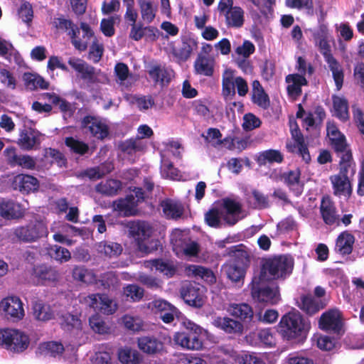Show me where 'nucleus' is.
I'll return each mask as SVG.
<instances>
[{
  "mask_svg": "<svg viewBox=\"0 0 364 364\" xmlns=\"http://www.w3.org/2000/svg\"><path fill=\"white\" fill-rule=\"evenodd\" d=\"M144 200V193L139 188H135L133 193L125 198L119 199L114 203V210L119 215H132L136 213V206Z\"/></svg>",
  "mask_w": 364,
  "mask_h": 364,
  "instance_id": "ddd939ff",
  "label": "nucleus"
},
{
  "mask_svg": "<svg viewBox=\"0 0 364 364\" xmlns=\"http://www.w3.org/2000/svg\"><path fill=\"white\" fill-rule=\"evenodd\" d=\"M252 100L255 104L263 108L267 107L269 105L268 95L257 80L252 83Z\"/></svg>",
  "mask_w": 364,
  "mask_h": 364,
  "instance_id": "864d4df0",
  "label": "nucleus"
},
{
  "mask_svg": "<svg viewBox=\"0 0 364 364\" xmlns=\"http://www.w3.org/2000/svg\"><path fill=\"white\" fill-rule=\"evenodd\" d=\"M25 87L30 90L38 88L47 89L48 83L40 75L36 73H25L22 77Z\"/></svg>",
  "mask_w": 364,
  "mask_h": 364,
  "instance_id": "8fccbe9b",
  "label": "nucleus"
},
{
  "mask_svg": "<svg viewBox=\"0 0 364 364\" xmlns=\"http://www.w3.org/2000/svg\"><path fill=\"white\" fill-rule=\"evenodd\" d=\"M214 326L227 333H240L242 331V324L229 317H215L213 321Z\"/></svg>",
  "mask_w": 364,
  "mask_h": 364,
  "instance_id": "2f4dec72",
  "label": "nucleus"
},
{
  "mask_svg": "<svg viewBox=\"0 0 364 364\" xmlns=\"http://www.w3.org/2000/svg\"><path fill=\"white\" fill-rule=\"evenodd\" d=\"M122 183L118 180L109 179L102 181L96 186V191L100 193L112 196L121 188Z\"/></svg>",
  "mask_w": 364,
  "mask_h": 364,
  "instance_id": "4d7b16f0",
  "label": "nucleus"
},
{
  "mask_svg": "<svg viewBox=\"0 0 364 364\" xmlns=\"http://www.w3.org/2000/svg\"><path fill=\"white\" fill-rule=\"evenodd\" d=\"M225 19L228 26L235 28L241 27L245 21L244 11L239 6H234L226 11Z\"/></svg>",
  "mask_w": 364,
  "mask_h": 364,
  "instance_id": "09e8293b",
  "label": "nucleus"
},
{
  "mask_svg": "<svg viewBox=\"0 0 364 364\" xmlns=\"http://www.w3.org/2000/svg\"><path fill=\"white\" fill-rule=\"evenodd\" d=\"M287 91L292 97H296L301 93V87L307 84L306 79L299 74H290L286 77Z\"/></svg>",
  "mask_w": 364,
  "mask_h": 364,
  "instance_id": "c9c22d12",
  "label": "nucleus"
},
{
  "mask_svg": "<svg viewBox=\"0 0 364 364\" xmlns=\"http://www.w3.org/2000/svg\"><path fill=\"white\" fill-rule=\"evenodd\" d=\"M113 168V164L107 162L102 164L100 166L87 169L85 174L91 180H97L110 173Z\"/></svg>",
  "mask_w": 364,
  "mask_h": 364,
  "instance_id": "052dcab7",
  "label": "nucleus"
},
{
  "mask_svg": "<svg viewBox=\"0 0 364 364\" xmlns=\"http://www.w3.org/2000/svg\"><path fill=\"white\" fill-rule=\"evenodd\" d=\"M129 234L134 238L137 250L141 254H148L159 246V241L148 240L151 233V228L144 221H133L129 225Z\"/></svg>",
  "mask_w": 364,
  "mask_h": 364,
  "instance_id": "423d86ee",
  "label": "nucleus"
},
{
  "mask_svg": "<svg viewBox=\"0 0 364 364\" xmlns=\"http://www.w3.org/2000/svg\"><path fill=\"white\" fill-rule=\"evenodd\" d=\"M142 20L147 23H151L157 12V7L151 0H138Z\"/></svg>",
  "mask_w": 364,
  "mask_h": 364,
  "instance_id": "a18cd8bd",
  "label": "nucleus"
},
{
  "mask_svg": "<svg viewBox=\"0 0 364 364\" xmlns=\"http://www.w3.org/2000/svg\"><path fill=\"white\" fill-rule=\"evenodd\" d=\"M327 139L335 151L341 154V161L349 162L351 160V152L348 149L345 135L341 132L336 124L328 121L326 124Z\"/></svg>",
  "mask_w": 364,
  "mask_h": 364,
  "instance_id": "6e6552de",
  "label": "nucleus"
},
{
  "mask_svg": "<svg viewBox=\"0 0 364 364\" xmlns=\"http://www.w3.org/2000/svg\"><path fill=\"white\" fill-rule=\"evenodd\" d=\"M138 346L144 353L152 354L161 350L163 344L154 337L144 336L139 338Z\"/></svg>",
  "mask_w": 364,
  "mask_h": 364,
  "instance_id": "de8ad7c7",
  "label": "nucleus"
},
{
  "mask_svg": "<svg viewBox=\"0 0 364 364\" xmlns=\"http://www.w3.org/2000/svg\"><path fill=\"white\" fill-rule=\"evenodd\" d=\"M82 126L87 128L90 133L97 139H104L108 135L109 128L105 119L94 117H85Z\"/></svg>",
  "mask_w": 364,
  "mask_h": 364,
  "instance_id": "412c9836",
  "label": "nucleus"
},
{
  "mask_svg": "<svg viewBox=\"0 0 364 364\" xmlns=\"http://www.w3.org/2000/svg\"><path fill=\"white\" fill-rule=\"evenodd\" d=\"M309 31L312 33L315 45L319 48L321 53L323 55L329 53L331 51L329 44L331 36L327 26L321 23L316 29H309Z\"/></svg>",
  "mask_w": 364,
  "mask_h": 364,
  "instance_id": "b1692460",
  "label": "nucleus"
},
{
  "mask_svg": "<svg viewBox=\"0 0 364 364\" xmlns=\"http://www.w3.org/2000/svg\"><path fill=\"white\" fill-rule=\"evenodd\" d=\"M48 251L51 257L60 262H65L71 257L70 252L67 249L58 245L51 246Z\"/></svg>",
  "mask_w": 364,
  "mask_h": 364,
  "instance_id": "338daca9",
  "label": "nucleus"
},
{
  "mask_svg": "<svg viewBox=\"0 0 364 364\" xmlns=\"http://www.w3.org/2000/svg\"><path fill=\"white\" fill-rule=\"evenodd\" d=\"M117 356L122 364H139L142 360L140 353L129 346L119 347L117 350Z\"/></svg>",
  "mask_w": 364,
  "mask_h": 364,
  "instance_id": "f704fd0d",
  "label": "nucleus"
},
{
  "mask_svg": "<svg viewBox=\"0 0 364 364\" xmlns=\"http://www.w3.org/2000/svg\"><path fill=\"white\" fill-rule=\"evenodd\" d=\"M215 356L225 364L235 363L239 364V358L241 352L234 350L231 346H221L217 347L213 351Z\"/></svg>",
  "mask_w": 364,
  "mask_h": 364,
  "instance_id": "473e14b6",
  "label": "nucleus"
},
{
  "mask_svg": "<svg viewBox=\"0 0 364 364\" xmlns=\"http://www.w3.org/2000/svg\"><path fill=\"white\" fill-rule=\"evenodd\" d=\"M235 77L231 70H226L223 77V95L225 99H230L235 95Z\"/></svg>",
  "mask_w": 364,
  "mask_h": 364,
  "instance_id": "5fc2aeb1",
  "label": "nucleus"
},
{
  "mask_svg": "<svg viewBox=\"0 0 364 364\" xmlns=\"http://www.w3.org/2000/svg\"><path fill=\"white\" fill-rule=\"evenodd\" d=\"M150 77L156 82L164 85L170 82L173 72L161 65H154L149 70Z\"/></svg>",
  "mask_w": 364,
  "mask_h": 364,
  "instance_id": "a19ab883",
  "label": "nucleus"
},
{
  "mask_svg": "<svg viewBox=\"0 0 364 364\" xmlns=\"http://www.w3.org/2000/svg\"><path fill=\"white\" fill-rule=\"evenodd\" d=\"M294 259L289 255H279L263 260L259 277L262 279H279L289 277L293 270Z\"/></svg>",
  "mask_w": 364,
  "mask_h": 364,
  "instance_id": "20e7f679",
  "label": "nucleus"
},
{
  "mask_svg": "<svg viewBox=\"0 0 364 364\" xmlns=\"http://www.w3.org/2000/svg\"><path fill=\"white\" fill-rule=\"evenodd\" d=\"M85 299V302L95 311L105 314H112L117 308L116 302L106 294H91Z\"/></svg>",
  "mask_w": 364,
  "mask_h": 364,
  "instance_id": "a211bd4d",
  "label": "nucleus"
},
{
  "mask_svg": "<svg viewBox=\"0 0 364 364\" xmlns=\"http://www.w3.org/2000/svg\"><path fill=\"white\" fill-rule=\"evenodd\" d=\"M0 310L6 316L15 321L21 320L25 316L23 304L18 296H7L0 302Z\"/></svg>",
  "mask_w": 364,
  "mask_h": 364,
  "instance_id": "f3484780",
  "label": "nucleus"
},
{
  "mask_svg": "<svg viewBox=\"0 0 364 364\" xmlns=\"http://www.w3.org/2000/svg\"><path fill=\"white\" fill-rule=\"evenodd\" d=\"M224 270L228 277L232 282H239L244 277L245 273V268L235 262H230L225 265Z\"/></svg>",
  "mask_w": 364,
  "mask_h": 364,
  "instance_id": "bf43d9fd",
  "label": "nucleus"
},
{
  "mask_svg": "<svg viewBox=\"0 0 364 364\" xmlns=\"http://www.w3.org/2000/svg\"><path fill=\"white\" fill-rule=\"evenodd\" d=\"M14 187L22 193H28L38 188V181L33 176L21 174L14 178Z\"/></svg>",
  "mask_w": 364,
  "mask_h": 364,
  "instance_id": "7c9ffc66",
  "label": "nucleus"
},
{
  "mask_svg": "<svg viewBox=\"0 0 364 364\" xmlns=\"http://www.w3.org/2000/svg\"><path fill=\"white\" fill-rule=\"evenodd\" d=\"M246 340L251 346L263 345L267 347H273L276 345L275 335L270 328H264L252 332L246 336Z\"/></svg>",
  "mask_w": 364,
  "mask_h": 364,
  "instance_id": "4be33fe9",
  "label": "nucleus"
},
{
  "mask_svg": "<svg viewBox=\"0 0 364 364\" xmlns=\"http://www.w3.org/2000/svg\"><path fill=\"white\" fill-rule=\"evenodd\" d=\"M354 242V236L347 231H344L338 235L336 240L335 251L342 255H349L353 250Z\"/></svg>",
  "mask_w": 364,
  "mask_h": 364,
  "instance_id": "4c0bfd02",
  "label": "nucleus"
},
{
  "mask_svg": "<svg viewBox=\"0 0 364 364\" xmlns=\"http://www.w3.org/2000/svg\"><path fill=\"white\" fill-rule=\"evenodd\" d=\"M171 149H175L176 153H173V158L180 159L183 151L181 144L173 140L163 142L160 147L161 167L160 173L163 178L171 180H180L181 178L180 171L173 166L170 161L169 154Z\"/></svg>",
  "mask_w": 364,
  "mask_h": 364,
  "instance_id": "39448f33",
  "label": "nucleus"
},
{
  "mask_svg": "<svg viewBox=\"0 0 364 364\" xmlns=\"http://www.w3.org/2000/svg\"><path fill=\"white\" fill-rule=\"evenodd\" d=\"M206 289L203 286L193 284H185L181 291V296L189 306L200 308L206 302Z\"/></svg>",
  "mask_w": 364,
  "mask_h": 364,
  "instance_id": "4468645a",
  "label": "nucleus"
},
{
  "mask_svg": "<svg viewBox=\"0 0 364 364\" xmlns=\"http://www.w3.org/2000/svg\"><path fill=\"white\" fill-rule=\"evenodd\" d=\"M312 341L322 350H331L336 346V341L331 337L316 333L314 335Z\"/></svg>",
  "mask_w": 364,
  "mask_h": 364,
  "instance_id": "e2e57ef3",
  "label": "nucleus"
},
{
  "mask_svg": "<svg viewBox=\"0 0 364 364\" xmlns=\"http://www.w3.org/2000/svg\"><path fill=\"white\" fill-rule=\"evenodd\" d=\"M261 277H254L252 282V295L254 299L259 303L275 304L280 299L278 287L267 285Z\"/></svg>",
  "mask_w": 364,
  "mask_h": 364,
  "instance_id": "0eeeda50",
  "label": "nucleus"
},
{
  "mask_svg": "<svg viewBox=\"0 0 364 364\" xmlns=\"http://www.w3.org/2000/svg\"><path fill=\"white\" fill-rule=\"evenodd\" d=\"M309 329L310 324L295 311L284 315L279 323V333L288 341H303Z\"/></svg>",
  "mask_w": 364,
  "mask_h": 364,
  "instance_id": "7ed1b4c3",
  "label": "nucleus"
},
{
  "mask_svg": "<svg viewBox=\"0 0 364 364\" xmlns=\"http://www.w3.org/2000/svg\"><path fill=\"white\" fill-rule=\"evenodd\" d=\"M48 229L42 221L31 223L25 226H20L13 230V234L20 241L26 242H35L39 238L48 235Z\"/></svg>",
  "mask_w": 364,
  "mask_h": 364,
  "instance_id": "1a4fd4ad",
  "label": "nucleus"
},
{
  "mask_svg": "<svg viewBox=\"0 0 364 364\" xmlns=\"http://www.w3.org/2000/svg\"><path fill=\"white\" fill-rule=\"evenodd\" d=\"M300 175L299 169L283 173L281 171H274L271 173L270 177L274 180L284 181L289 189L298 196L303 192V183L300 181Z\"/></svg>",
  "mask_w": 364,
  "mask_h": 364,
  "instance_id": "dca6fc26",
  "label": "nucleus"
},
{
  "mask_svg": "<svg viewBox=\"0 0 364 364\" xmlns=\"http://www.w3.org/2000/svg\"><path fill=\"white\" fill-rule=\"evenodd\" d=\"M318 326L323 331L340 333L343 326L341 311L336 309H333L324 312L320 317Z\"/></svg>",
  "mask_w": 364,
  "mask_h": 364,
  "instance_id": "2eb2a0df",
  "label": "nucleus"
},
{
  "mask_svg": "<svg viewBox=\"0 0 364 364\" xmlns=\"http://www.w3.org/2000/svg\"><path fill=\"white\" fill-rule=\"evenodd\" d=\"M119 21L120 17L118 15L102 19L100 24V29L103 34L108 37L112 36L114 34V25L116 23H119Z\"/></svg>",
  "mask_w": 364,
  "mask_h": 364,
  "instance_id": "774afa93",
  "label": "nucleus"
},
{
  "mask_svg": "<svg viewBox=\"0 0 364 364\" xmlns=\"http://www.w3.org/2000/svg\"><path fill=\"white\" fill-rule=\"evenodd\" d=\"M333 114L342 122H346L349 119L348 100L342 96L333 95Z\"/></svg>",
  "mask_w": 364,
  "mask_h": 364,
  "instance_id": "e433bc0d",
  "label": "nucleus"
},
{
  "mask_svg": "<svg viewBox=\"0 0 364 364\" xmlns=\"http://www.w3.org/2000/svg\"><path fill=\"white\" fill-rule=\"evenodd\" d=\"M117 82L123 87H128L134 81L133 75L129 73L128 66L123 63H118L114 67Z\"/></svg>",
  "mask_w": 364,
  "mask_h": 364,
  "instance_id": "ea45409f",
  "label": "nucleus"
},
{
  "mask_svg": "<svg viewBox=\"0 0 364 364\" xmlns=\"http://www.w3.org/2000/svg\"><path fill=\"white\" fill-rule=\"evenodd\" d=\"M138 138L126 141L122 145L124 151L132 154L133 151L142 150L144 145L141 141V139L149 138L152 136L153 131L146 124L140 125L137 129Z\"/></svg>",
  "mask_w": 364,
  "mask_h": 364,
  "instance_id": "5701e85b",
  "label": "nucleus"
},
{
  "mask_svg": "<svg viewBox=\"0 0 364 364\" xmlns=\"http://www.w3.org/2000/svg\"><path fill=\"white\" fill-rule=\"evenodd\" d=\"M188 332H177L173 336L174 342L183 349L200 350L203 348V338L207 337L208 332L188 318L181 322Z\"/></svg>",
  "mask_w": 364,
  "mask_h": 364,
  "instance_id": "f03ea898",
  "label": "nucleus"
},
{
  "mask_svg": "<svg viewBox=\"0 0 364 364\" xmlns=\"http://www.w3.org/2000/svg\"><path fill=\"white\" fill-rule=\"evenodd\" d=\"M53 25L58 29L68 31L71 42L76 49L80 51L87 49V42L79 38V29L71 21L64 18H56L53 21Z\"/></svg>",
  "mask_w": 364,
  "mask_h": 364,
  "instance_id": "6ab92c4d",
  "label": "nucleus"
},
{
  "mask_svg": "<svg viewBox=\"0 0 364 364\" xmlns=\"http://www.w3.org/2000/svg\"><path fill=\"white\" fill-rule=\"evenodd\" d=\"M247 200L255 208H265L269 205L268 198L257 190H252L247 194Z\"/></svg>",
  "mask_w": 364,
  "mask_h": 364,
  "instance_id": "13d9d810",
  "label": "nucleus"
},
{
  "mask_svg": "<svg viewBox=\"0 0 364 364\" xmlns=\"http://www.w3.org/2000/svg\"><path fill=\"white\" fill-rule=\"evenodd\" d=\"M299 306L309 315L316 314L323 308V305L321 302L318 299L313 298L311 296H301Z\"/></svg>",
  "mask_w": 364,
  "mask_h": 364,
  "instance_id": "603ef678",
  "label": "nucleus"
},
{
  "mask_svg": "<svg viewBox=\"0 0 364 364\" xmlns=\"http://www.w3.org/2000/svg\"><path fill=\"white\" fill-rule=\"evenodd\" d=\"M320 211L326 224L334 225L338 223V215L336 214V208L328 198L322 199Z\"/></svg>",
  "mask_w": 364,
  "mask_h": 364,
  "instance_id": "58836bf2",
  "label": "nucleus"
},
{
  "mask_svg": "<svg viewBox=\"0 0 364 364\" xmlns=\"http://www.w3.org/2000/svg\"><path fill=\"white\" fill-rule=\"evenodd\" d=\"M161 206L164 215L168 218H178L183 214V207L181 204L177 201L167 199L161 202Z\"/></svg>",
  "mask_w": 364,
  "mask_h": 364,
  "instance_id": "c03bdc74",
  "label": "nucleus"
},
{
  "mask_svg": "<svg viewBox=\"0 0 364 364\" xmlns=\"http://www.w3.org/2000/svg\"><path fill=\"white\" fill-rule=\"evenodd\" d=\"M145 267L147 268H155L156 271L162 274L167 277H171L176 271L174 263L171 261L164 259L149 260L144 262Z\"/></svg>",
  "mask_w": 364,
  "mask_h": 364,
  "instance_id": "72a5a7b5",
  "label": "nucleus"
},
{
  "mask_svg": "<svg viewBox=\"0 0 364 364\" xmlns=\"http://www.w3.org/2000/svg\"><path fill=\"white\" fill-rule=\"evenodd\" d=\"M0 344L6 348L21 352L26 350L29 344V338L24 333L16 329H6L0 331Z\"/></svg>",
  "mask_w": 364,
  "mask_h": 364,
  "instance_id": "9d476101",
  "label": "nucleus"
},
{
  "mask_svg": "<svg viewBox=\"0 0 364 364\" xmlns=\"http://www.w3.org/2000/svg\"><path fill=\"white\" fill-rule=\"evenodd\" d=\"M33 282L37 284H48L56 281L58 274L56 270L46 266H38L33 269Z\"/></svg>",
  "mask_w": 364,
  "mask_h": 364,
  "instance_id": "c85d7f7f",
  "label": "nucleus"
},
{
  "mask_svg": "<svg viewBox=\"0 0 364 364\" xmlns=\"http://www.w3.org/2000/svg\"><path fill=\"white\" fill-rule=\"evenodd\" d=\"M98 252L109 258L118 257L122 252L120 244L112 241H102L97 245Z\"/></svg>",
  "mask_w": 364,
  "mask_h": 364,
  "instance_id": "49530a36",
  "label": "nucleus"
},
{
  "mask_svg": "<svg viewBox=\"0 0 364 364\" xmlns=\"http://www.w3.org/2000/svg\"><path fill=\"white\" fill-rule=\"evenodd\" d=\"M239 201L232 198H225L220 205L212 208L205 215L206 223L213 228L220 227L223 223L235 225L246 216Z\"/></svg>",
  "mask_w": 364,
  "mask_h": 364,
  "instance_id": "f257e3e1",
  "label": "nucleus"
},
{
  "mask_svg": "<svg viewBox=\"0 0 364 364\" xmlns=\"http://www.w3.org/2000/svg\"><path fill=\"white\" fill-rule=\"evenodd\" d=\"M186 232L181 230H175L171 235V242L173 245V250L178 257L183 255L193 257L197 255L199 252L198 245L192 241H186Z\"/></svg>",
  "mask_w": 364,
  "mask_h": 364,
  "instance_id": "9b49d317",
  "label": "nucleus"
},
{
  "mask_svg": "<svg viewBox=\"0 0 364 364\" xmlns=\"http://www.w3.org/2000/svg\"><path fill=\"white\" fill-rule=\"evenodd\" d=\"M193 67L196 75L210 77L213 75L215 60L210 56L199 54L194 62Z\"/></svg>",
  "mask_w": 364,
  "mask_h": 364,
  "instance_id": "c756f323",
  "label": "nucleus"
},
{
  "mask_svg": "<svg viewBox=\"0 0 364 364\" xmlns=\"http://www.w3.org/2000/svg\"><path fill=\"white\" fill-rule=\"evenodd\" d=\"M227 311L232 316L244 321L250 320L253 316L251 307L246 304H232L228 306Z\"/></svg>",
  "mask_w": 364,
  "mask_h": 364,
  "instance_id": "3c124183",
  "label": "nucleus"
},
{
  "mask_svg": "<svg viewBox=\"0 0 364 364\" xmlns=\"http://www.w3.org/2000/svg\"><path fill=\"white\" fill-rule=\"evenodd\" d=\"M0 82L7 89L15 90L18 81L12 72L6 68L0 69Z\"/></svg>",
  "mask_w": 364,
  "mask_h": 364,
  "instance_id": "0e129e2a",
  "label": "nucleus"
},
{
  "mask_svg": "<svg viewBox=\"0 0 364 364\" xmlns=\"http://www.w3.org/2000/svg\"><path fill=\"white\" fill-rule=\"evenodd\" d=\"M335 82L337 90L342 88L344 80V72L341 64L331 54V53L323 55Z\"/></svg>",
  "mask_w": 364,
  "mask_h": 364,
  "instance_id": "bb28decb",
  "label": "nucleus"
},
{
  "mask_svg": "<svg viewBox=\"0 0 364 364\" xmlns=\"http://www.w3.org/2000/svg\"><path fill=\"white\" fill-rule=\"evenodd\" d=\"M32 310L33 318L41 322L53 319L58 315L55 306H51L41 301H36L33 304Z\"/></svg>",
  "mask_w": 364,
  "mask_h": 364,
  "instance_id": "393cba45",
  "label": "nucleus"
},
{
  "mask_svg": "<svg viewBox=\"0 0 364 364\" xmlns=\"http://www.w3.org/2000/svg\"><path fill=\"white\" fill-rule=\"evenodd\" d=\"M290 129L294 144H287L288 149L292 152L297 151L304 161L309 162L311 160V156L298 126L296 124L291 123Z\"/></svg>",
  "mask_w": 364,
  "mask_h": 364,
  "instance_id": "aec40b11",
  "label": "nucleus"
},
{
  "mask_svg": "<svg viewBox=\"0 0 364 364\" xmlns=\"http://www.w3.org/2000/svg\"><path fill=\"white\" fill-rule=\"evenodd\" d=\"M283 160V156L278 150L269 149L259 153L257 161L260 164L267 163H281Z\"/></svg>",
  "mask_w": 364,
  "mask_h": 364,
  "instance_id": "680f3d73",
  "label": "nucleus"
},
{
  "mask_svg": "<svg viewBox=\"0 0 364 364\" xmlns=\"http://www.w3.org/2000/svg\"><path fill=\"white\" fill-rule=\"evenodd\" d=\"M26 208L12 200L0 202V215L4 219L12 220L21 218Z\"/></svg>",
  "mask_w": 364,
  "mask_h": 364,
  "instance_id": "a878e982",
  "label": "nucleus"
},
{
  "mask_svg": "<svg viewBox=\"0 0 364 364\" xmlns=\"http://www.w3.org/2000/svg\"><path fill=\"white\" fill-rule=\"evenodd\" d=\"M60 318V324L64 329L68 331H70L72 329H76L78 331L80 329L81 321L77 316L66 314L65 315H61Z\"/></svg>",
  "mask_w": 364,
  "mask_h": 364,
  "instance_id": "69168bd1",
  "label": "nucleus"
},
{
  "mask_svg": "<svg viewBox=\"0 0 364 364\" xmlns=\"http://www.w3.org/2000/svg\"><path fill=\"white\" fill-rule=\"evenodd\" d=\"M68 64L84 79H91L94 74L92 67L88 65L83 60L72 57L68 60Z\"/></svg>",
  "mask_w": 364,
  "mask_h": 364,
  "instance_id": "37998d69",
  "label": "nucleus"
},
{
  "mask_svg": "<svg viewBox=\"0 0 364 364\" xmlns=\"http://www.w3.org/2000/svg\"><path fill=\"white\" fill-rule=\"evenodd\" d=\"M40 133L32 128H24L21 131L18 144L24 150H30L40 144Z\"/></svg>",
  "mask_w": 364,
  "mask_h": 364,
  "instance_id": "cd10ccee",
  "label": "nucleus"
},
{
  "mask_svg": "<svg viewBox=\"0 0 364 364\" xmlns=\"http://www.w3.org/2000/svg\"><path fill=\"white\" fill-rule=\"evenodd\" d=\"M186 272L188 276L200 278L208 283H213L215 280L213 272L207 268L198 265H189L186 268Z\"/></svg>",
  "mask_w": 364,
  "mask_h": 364,
  "instance_id": "79ce46f5",
  "label": "nucleus"
},
{
  "mask_svg": "<svg viewBox=\"0 0 364 364\" xmlns=\"http://www.w3.org/2000/svg\"><path fill=\"white\" fill-rule=\"evenodd\" d=\"M40 353L45 355L56 357L60 355L65 350L63 344L56 341L41 343L38 348Z\"/></svg>",
  "mask_w": 364,
  "mask_h": 364,
  "instance_id": "6e6d98bb",
  "label": "nucleus"
},
{
  "mask_svg": "<svg viewBox=\"0 0 364 364\" xmlns=\"http://www.w3.org/2000/svg\"><path fill=\"white\" fill-rule=\"evenodd\" d=\"M348 168H350V161L349 162L341 161L340 172L330 178L333 193L338 197L348 198L352 192L351 184L346 174Z\"/></svg>",
  "mask_w": 364,
  "mask_h": 364,
  "instance_id": "f8f14e48",
  "label": "nucleus"
}]
</instances>
